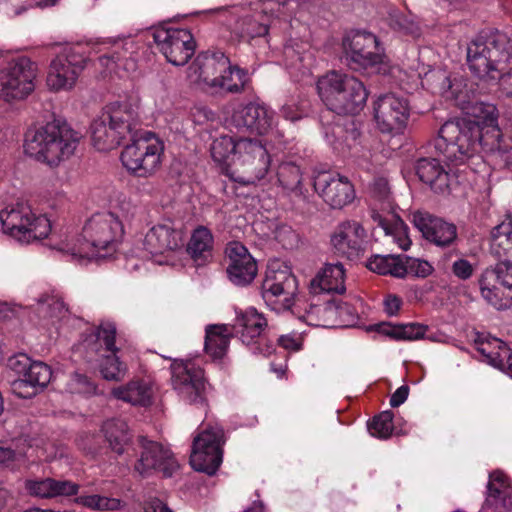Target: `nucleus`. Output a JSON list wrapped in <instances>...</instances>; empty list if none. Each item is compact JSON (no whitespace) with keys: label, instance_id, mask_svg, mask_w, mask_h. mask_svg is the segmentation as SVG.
<instances>
[{"label":"nucleus","instance_id":"obj_1","mask_svg":"<svg viewBox=\"0 0 512 512\" xmlns=\"http://www.w3.org/2000/svg\"><path fill=\"white\" fill-rule=\"evenodd\" d=\"M426 84L434 93L454 100L465 117L446 121L440 128L434 147L444 161L459 165L483 151L496 155L506 166H512V135H503L498 125L495 105L470 102L463 78L450 79L444 70L431 71Z\"/></svg>","mask_w":512,"mask_h":512},{"label":"nucleus","instance_id":"obj_2","mask_svg":"<svg viewBox=\"0 0 512 512\" xmlns=\"http://www.w3.org/2000/svg\"><path fill=\"white\" fill-rule=\"evenodd\" d=\"M210 153L222 173L243 185L262 180L271 164L263 140L248 136H219L213 140Z\"/></svg>","mask_w":512,"mask_h":512},{"label":"nucleus","instance_id":"obj_3","mask_svg":"<svg viewBox=\"0 0 512 512\" xmlns=\"http://www.w3.org/2000/svg\"><path fill=\"white\" fill-rule=\"evenodd\" d=\"M467 65L472 75L485 82L501 81L512 96V40L503 33L477 37L467 45Z\"/></svg>","mask_w":512,"mask_h":512},{"label":"nucleus","instance_id":"obj_4","mask_svg":"<svg viewBox=\"0 0 512 512\" xmlns=\"http://www.w3.org/2000/svg\"><path fill=\"white\" fill-rule=\"evenodd\" d=\"M123 233L118 216L112 212L97 213L86 222L81 238L75 243L66 237L53 247L77 261L104 258L115 250Z\"/></svg>","mask_w":512,"mask_h":512},{"label":"nucleus","instance_id":"obj_5","mask_svg":"<svg viewBox=\"0 0 512 512\" xmlns=\"http://www.w3.org/2000/svg\"><path fill=\"white\" fill-rule=\"evenodd\" d=\"M140 98L129 96L110 103L91 125L92 144L98 151L117 148L128 137H134L139 123Z\"/></svg>","mask_w":512,"mask_h":512},{"label":"nucleus","instance_id":"obj_6","mask_svg":"<svg viewBox=\"0 0 512 512\" xmlns=\"http://www.w3.org/2000/svg\"><path fill=\"white\" fill-rule=\"evenodd\" d=\"M78 143V133L68 124L54 119L27 130L24 151L39 162L57 166L74 154Z\"/></svg>","mask_w":512,"mask_h":512},{"label":"nucleus","instance_id":"obj_7","mask_svg":"<svg viewBox=\"0 0 512 512\" xmlns=\"http://www.w3.org/2000/svg\"><path fill=\"white\" fill-rule=\"evenodd\" d=\"M282 9L283 5H277L274 0L235 5L229 12V29L235 37L245 41L265 37L275 23L288 20Z\"/></svg>","mask_w":512,"mask_h":512},{"label":"nucleus","instance_id":"obj_8","mask_svg":"<svg viewBox=\"0 0 512 512\" xmlns=\"http://www.w3.org/2000/svg\"><path fill=\"white\" fill-rule=\"evenodd\" d=\"M323 103L338 114H356L366 104L368 91L358 78L339 71H330L317 81Z\"/></svg>","mask_w":512,"mask_h":512},{"label":"nucleus","instance_id":"obj_9","mask_svg":"<svg viewBox=\"0 0 512 512\" xmlns=\"http://www.w3.org/2000/svg\"><path fill=\"white\" fill-rule=\"evenodd\" d=\"M132 142L120 155L123 167L133 176L149 178L156 174L162 164L164 143L152 132L135 131Z\"/></svg>","mask_w":512,"mask_h":512},{"label":"nucleus","instance_id":"obj_10","mask_svg":"<svg viewBox=\"0 0 512 512\" xmlns=\"http://www.w3.org/2000/svg\"><path fill=\"white\" fill-rule=\"evenodd\" d=\"M0 225L5 234L20 243L43 239L51 231L50 220L33 212L24 203L9 205L0 211Z\"/></svg>","mask_w":512,"mask_h":512},{"label":"nucleus","instance_id":"obj_11","mask_svg":"<svg viewBox=\"0 0 512 512\" xmlns=\"http://www.w3.org/2000/svg\"><path fill=\"white\" fill-rule=\"evenodd\" d=\"M115 338V324L102 322L93 333L85 337L81 345L88 353L102 356L99 370L105 380L119 382L125 378L128 368L117 356Z\"/></svg>","mask_w":512,"mask_h":512},{"label":"nucleus","instance_id":"obj_12","mask_svg":"<svg viewBox=\"0 0 512 512\" xmlns=\"http://www.w3.org/2000/svg\"><path fill=\"white\" fill-rule=\"evenodd\" d=\"M343 48L348 64L355 70L371 69L386 73V56L378 38L367 31H353L343 40Z\"/></svg>","mask_w":512,"mask_h":512},{"label":"nucleus","instance_id":"obj_13","mask_svg":"<svg viewBox=\"0 0 512 512\" xmlns=\"http://www.w3.org/2000/svg\"><path fill=\"white\" fill-rule=\"evenodd\" d=\"M37 65L28 57L10 60L0 71V99L13 103L26 99L35 89Z\"/></svg>","mask_w":512,"mask_h":512},{"label":"nucleus","instance_id":"obj_14","mask_svg":"<svg viewBox=\"0 0 512 512\" xmlns=\"http://www.w3.org/2000/svg\"><path fill=\"white\" fill-rule=\"evenodd\" d=\"M87 63L82 45L66 47L50 63L46 78L49 90L53 92L72 90Z\"/></svg>","mask_w":512,"mask_h":512},{"label":"nucleus","instance_id":"obj_15","mask_svg":"<svg viewBox=\"0 0 512 512\" xmlns=\"http://www.w3.org/2000/svg\"><path fill=\"white\" fill-rule=\"evenodd\" d=\"M224 432L219 425L207 426L193 440L190 464L195 471L214 475L222 463Z\"/></svg>","mask_w":512,"mask_h":512},{"label":"nucleus","instance_id":"obj_16","mask_svg":"<svg viewBox=\"0 0 512 512\" xmlns=\"http://www.w3.org/2000/svg\"><path fill=\"white\" fill-rule=\"evenodd\" d=\"M153 39L166 60L175 66L185 65L195 53L196 44L188 29L160 26L153 31Z\"/></svg>","mask_w":512,"mask_h":512},{"label":"nucleus","instance_id":"obj_17","mask_svg":"<svg viewBox=\"0 0 512 512\" xmlns=\"http://www.w3.org/2000/svg\"><path fill=\"white\" fill-rule=\"evenodd\" d=\"M295 294V278L287 267L276 268V264L268 265L262 283V298L267 306L276 312L291 308Z\"/></svg>","mask_w":512,"mask_h":512},{"label":"nucleus","instance_id":"obj_18","mask_svg":"<svg viewBox=\"0 0 512 512\" xmlns=\"http://www.w3.org/2000/svg\"><path fill=\"white\" fill-rule=\"evenodd\" d=\"M9 366L22 375L12 383L13 392L21 398L32 397L51 380L50 367L43 362H31L26 355L10 358Z\"/></svg>","mask_w":512,"mask_h":512},{"label":"nucleus","instance_id":"obj_19","mask_svg":"<svg viewBox=\"0 0 512 512\" xmlns=\"http://www.w3.org/2000/svg\"><path fill=\"white\" fill-rule=\"evenodd\" d=\"M171 374L172 386L182 400L190 404H204L207 385L202 368L191 361L175 360Z\"/></svg>","mask_w":512,"mask_h":512},{"label":"nucleus","instance_id":"obj_20","mask_svg":"<svg viewBox=\"0 0 512 512\" xmlns=\"http://www.w3.org/2000/svg\"><path fill=\"white\" fill-rule=\"evenodd\" d=\"M410 107L407 99L389 93L374 103V119L382 133L400 134L407 126Z\"/></svg>","mask_w":512,"mask_h":512},{"label":"nucleus","instance_id":"obj_21","mask_svg":"<svg viewBox=\"0 0 512 512\" xmlns=\"http://www.w3.org/2000/svg\"><path fill=\"white\" fill-rule=\"evenodd\" d=\"M139 458L135 470L141 475H149L153 471H162L165 476H171L178 464L169 448L161 443L139 437Z\"/></svg>","mask_w":512,"mask_h":512},{"label":"nucleus","instance_id":"obj_22","mask_svg":"<svg viewBox=\"0 0 512 512\" xmlns=\"http://www.w3.org/2000/svg\"><path fill=\"white\" fill-rule=\"evenodd\" d=\"M230 59L221 51L200 53L188 68V78L206 92H211L213 83L229 67Z\"/></svg>","mask_w":512,"mask_h":512},{"label":"nucleus","instance_id":"obj_23","mask_svg":"<svg viewBox=\"0 0 512 512\" xmlns=\"http://www.w3.org/2000/svg\"><path fill=\"white\" fill-rule=\"evenodd\" d=\"M230 124L239 130L263 136L275 127V116L265 105L248 103L238 106L232 113Z\"/></svg>","mask_w":512,"mask_h":512},{"label":"nucleus","instance_id":"obj_24","mask_svg":"<svg viewBox=\"0 0 512 512\" xmlns=\"http://www.w3.org/2000/svg\"><path fill=\"white\" fill-rule=\"evenodd\" d=\"M267 327V320L262 313L255 308L250 307L237 316L236 332L240 340L246 346H251L254 354L267 356L271 354L273 346L270 344H262V333Z\"/></svg>","mask_w":512,"mask_h":512},{"label":"nucleus","instance_id":"obj_25","mask_svg":"<svg viewBox=\"0 0 512 512\" xmlns=\"http://www.w3.org/2000/svg\"><path fill=\"white\" fill-rule=\"evenodd\" d=\"M366 232L355 220L339 223L331 234V245L338 255L348 259L359 258L365 251Z\"/></svg>","mask_w":512,"mask_h":512},{"label":"nucleus","instance_id":"obj_26","mask_svg":"<svg viewBox=\"0 0 512 512\" xmlns=\"http://www.w3.org/2000/svg\"><path fill=\"white\" fill-rule=\"evenodd\" d=\"M183 244V230L169 219L153 225L143 240L144 249L153 256L178 251Z\"/></svg>","mask_w":512,"mask_h":512},{"label":"nucleus","instance_id":"obj_27","mask_svg":"<svg viewBox=\"0 0 512 512\" xmlns=\"http://www.w3.org/2000/svg\"><path fill=\"white\" fill-rule=\"evenodd\" d=\"M314 189L334 209L349 205L355 198L353 185L346 177L328 172L319 173L314 178Z\"/></svg>","mask_w":512,"mask_h":512},{"label":"nucleus","instance_id":"obj_28","mask_svg":"<svg viewBox=\"0 0 512 512\" xmlns=\"http://www.w3.org/2000/svg\"><path fill=\"white\" fill-rule=\"evenodd\" d=\"M97 52H105L99 57V63L109 71L121 68L125 71H133L136 63L132 57L135 42L131 37L106 40L97 44Z\"/></svg>","mask_w":512,"mask_h":512},{"label":"nucleus","instance_id":"obj_29","mask_svg":"<svg viewBox=\"0 0 512 512\" xmlns=\"http://www.w3.org/2000/svg\"><path fill=\"white\" fill-rule=\"evenodd\" d=\"M225 252L229 260L227 274L230 281L238 286L250 284L257 275V264L248 249L233 241L228 243Z\"/></svg>","mask_w":512,"mask_h":512},{"label":"nucleus","instance_id":"obj_30","mask_svg":"<svg viewBox=\"0 0 512 512\" xmlns=\"http://www.w3.org/2000/svg\"><path fill=\"white\" fill-rule=\"evenodd\" d=\"M412 222L426 240L437 246H448L457 237V228L454 224L430 214L415 212L412 215Z\"/></svg>","mask_w":512,"mask_h":512},{"label":"nucleus","instance_id":"obj_31","mask_svg":"<svg viewBox=\"0 0 512 512\" xmlns=\"http://www.w3.org/2000/svg\"><path fill=\"white\" fill-rule=\"evenodd\" d=\"M487 489L484 509L495 507L500 511H512V487L503 472L495 471L490 474Z\"/></svg>","mask_w":512,"mask_h":512},{"label":"nucleus","instance_id":"obj_32","mask_svg":"<svg viewBox=\"0 0 512 512\" xmlns=\"http://www.w3.org/2000/svg\"><path fill=\"white\" fill-rule=\"evenodd\" d=\"M345 289V270L341 263L325 264L311 281L314 294H341Z\"/></svg>","mask_w":512,"mask_h":512},{"label":"nucleus","instance_id":"obj_33","mask_svg":"<svg viewBox=\"0 0 512 512\" xmlns=\"http://www.w3.org/2000/svg\"><path fill=\"white\" fill-rule=\"evenodd\" d=\"M111 395L133 406L148 407L153 402L154 389L151 382L137 379L113 388Z\"/></svg>","mask_w":512,"mask_h":512},{"label":"nucleus","instance_id":"obj_34","mask_svg":"<svg viewBox=\"0 0 512 512\" xmlns=\"http://www.w3.org/2000/svg\"><path fill=\"white\" fill-rule=\"evenodd\" d=\"M476 344L477 351L488 364L502 371L512 369V350L502 340L487 337Z\"/></svg>","mask_w":512,"mask_h":512},{"label":"nucleus","instance_id":"obj_35","mask_svg":"<svg viewBox=\"0 0 512 512\" xmlns=\"http://www.w3.org/2000/svg\"><path fill=\"white\" fill-rule=\"evenodd\" d=\"M286 66L291 73L305 75L310 72L314 63V56L308 43L290 40L283 50Z\"/></svg>","mask_w":512,"mask_h":512},{"label":"nucleus","instance_id":"obj_36","mask_svg":"<svg viewBox=\"0 0 512 512\" xmlns=\"http://www.w3.org/2000/svg\"><path fill=\"white\" fill-rule=\"evenodd\" d=\"M38 313L42 319L43 326L50 329H58L61 321L67 318L68 308L64 304L62 297L56 293L43 294L38 299Z\"/></svg>","mask_w":512,"mask_h":512},{"label":"nucleus","instance_id":"obj_37","mask_svg":"<svg viewBox=\"0 0 512 512\" xmlns=\"http://www.w3.org/2000/svg\"><path fill=\"white\" fill-rule=\"evenodd\" d=\"M498 270H484L479 279L482 297L498 310L512 306V293L504 294L496 285L499 277Z\"/></svg>","mask_w":512,"mask_h":512},{"label":"nucleus","instance_id":"obj_38","mask_svg":"<svg viewBox=\"0 0 512 512\" xmlns=\"http://www.w3.org/2000/svg\"><path fill=\"white\" fill-rule=\"evenodd\" d=\"M490 252L498 263L512 267V221H504L494 227Z\"/></svg>","mask_w":512,"mask_h":512},{"label":"nucleus","instance_id":"obj_39","mask_svg":"<svg viewBox=\"0 0 512 512\" xmlns=\"http://www.w3.org/2000/svg\"><path fill=\"white\" fill-rule=\"evenodd\" d=\"M214 237L210 229L198 226L191 234L187 245V252L196 265H204L212 257Z\"/></svg>","mask_w":512,"mask_h":512},{"label":"nucleus","instance_id":"obj_40","mask_svg":"<svg viewBox=\"0 0 512 512\" xmlns=\"http://www.w3.org/2000/svg\"><path fill=\"white\" fill-rule=\"evenodd\" d=\"M420 180L436 192H444L449 187V174L440 165L439 160L420 159L416 166Z\"/></svg>","mask_w":512,"mask_h":512},{"label":"nucleus","instance_id":"obj_41","mask_svg":"<svg viewBox=\"0 0 512 512\" xmlns=\"http://www.w3.org/2000/svg\"><path fill=\"white\" fill-rule=\"evenodd\" d=\"M249 82L248 71L240 68L237 65H231L225 72L219 75L216 83H213V88L210 93L223 94V93H241Z\"/></svg>","mask_w":512,"mask_h":512},{"label":"nucleus","instance_id":"obj_42","mask_svg":"<svg viewBox=\"0 0 512 512\" xmlns=\"http://www.w3.org/2000/svg\"><path fill=\"white\" fill-rule=\"evenodd\" d=\"M232 329L228 325H209L206 327L205 351L213 359H222L228 350Z\"/></svg>","mask_w":512,"mask_h":512},{"label":"nucleus","instance_id":"obj_43","mask_svg":"<svg viewBox=\"0 0 512 512\" xmlns=\"http://www.w3.org/2000/svg\"><path fill=\"white\" fill-rule=\"evenodd\" d=\"M367 268L381 275H391L396 278L406 276L402 255H375L368 260Z\"/></svg>","mask_w":512,"mask_h":512},{"label":"nucleus","instance_id":"obj_44","mask_svg":"<svg viewBox=\"0 0 512 512\" xmlns=\"http://www.w3.org/2000/svg\"><path fill=\"white\" fill-rule=\"evenodd\" d=\"M374 219L378 220L379 227L383 230L387 242L395 244L403 251L410 248L412 241L408 235V227L400 218H395L392 223L383 219L380 215L374 216Z\"/></svg>","mask_w":512,"mask_h":512},{"label":"nucleus","instance_id":"obj_45","mask_svg":"<svg viewBox=\"0 0 512 512\" xmlns=\"http://www.w3.org/2000/svg\"><path fill=\"white\" fill-rule=\"evenodd\" d=\"M335 301H328L325 304H311L300 319L308 325L316 327H335Z\"/></svg>","mask_w":512,"mask_h":512},{"label":"nucleus","instance_id":"obj_46","mask_svg":"<svg viewBox=\"0 0 512 512\" xmlns=\"http://www.w3.org/2000/svg\"><path fill=\"white\" fill-rule=\"evenodd\" d=\"M102 429L111 449L122 454L130 440L127 423L121 419H111L104 423Z\"/></svg>","mask_w":512,"mask_h":512},{"label":"nucleus","instance_id":"obj_47","mask_svg":"<svg viewBox=\"0 0 512 512\" xmlns=\"http://www.w3.org/2000/svg\"><path fill=\"white\" fill-rule=\"evenodd\" d=\"M390 25L399 32L411 36L412 38H418L421 36V27L417 21L416 16L404 15L395 8H391L388 12Z\"/></svg>","mask_w":512,"mask_h":512},{"label":"nucleus","instance_id":"obj_48","mask_svg":"<svg viewBox=\"0 0 512 512\" xmlns=\"http://www.w3.org/2000/svg\"><path fill=\"white\" fill-rule=\"evenodd\" d=\"M75 501L77 504L95 511H114L119 510L122 506L121 501L117 498L97 494L81 495Z\"/></svg>","mask_w":512,"mask_h":512},{"label":"nucleus","instance_id":"obj_49","mask_svg":"<svg viewBox=\"0 0 512 512\" xmlns=\"http://www.w3.org/2000/svg\"><path fill=\"white\" fill-rule=\"evenodd\" d=\"M278 181L280 185L289 191H297L300 189L302 173L296 164L292 162L281 163L277 171Z\"/></svg>","mask_w":512,"mask_h":512},{"label":"nucleus","instance_id":"obj_50","mask_svg":"<svg viewBox=\"0 0 512 512\" xmlns=\"http://www.w3.org/2000/svg\"><path fill=\"white\" fill-rule=\"evenodd\" d=\"M368 429L372 436L380 439H388L393 432V413L391 411L380 413L378 416L374 417Z\"/></svg>","mask_w":512,"mask_h":512},{"label":"nucleus","instance_id":"obj_51","mask_svg":"<svg viewBox=\"0 0 512 512\" xmlns=\"http://www.w3.org/2000/svg\"><path fill=\"white\" fill-rule=\"evenodd\" d=\"M335 310V327H349L357 323V312L349 304L335 302Z\"/></svg>","mask_w":512,"mask_h":512},{"label":"nucleus","instance_id":"obj_52","mask_svg":"<svg viewBox=\"0 0 512 512\" xmlns=\"http://www.w3.org/2000/svg\"><path fill=\"white\" fill-rule=\"evenodd\" d=\"M404 268H406V275L411 274L416 277H427L433 272V267L428 261L408 256H404Z\"/></svg>","mask_w":512,"mask_h":512},{"label":"nucleus","instance_id":"obj_53","mask_svg":"<svg viewBox=\"0 0 512 512\" xmlns=\"http://www.w3.org/2000/svg\"><path fill=\"white\" fill-rule=\"evenodd\" d=\"M428 327L419 323H410L406 325H399L396 330V340H419L424 338Z\"/></svg>","mask_w":512,"mask_h":512},{"label":"nucleus","instance_id":"obj_54","mask_svg":"<svg viewBox=\"0 0 512 512\" xmlns=\"http://www.w3.org/2000/svg\"><path fill=\"white\" fill-rule=\"evenodd\" d=\"M68 389L71 393L94 394L96 386L87 376L75 373L68 382Z\"/></svg>","mask_w":512,"mask_h":512},{"label":"nucleus","instance_id":"obj_55","mask_svg":"<svg viewBox=\"0 0 512 512\" xmlns=\"http://www.w3.org/2000/svg\"><path fill=\"white\" fill-rule=\"evenodd\" d=\"M275 238L285 249L294 248L299 241L298 234L289 226L279 227L275 232Z\"/></svg>","mask_w":512,"mask_h":512},{"label":"nucleus","instance_id":"obj_56","mask_svg":"<svg viewBox=\"0 0 512 512\" xmlns=\"http://www.w3.org/2000/svg\"><path fill=\"white\" fill-rule=\"evenodd\" d=\"M52 479L46 478L38 481H28L26 484L27 489L32 495L42 498H52L51 490Z\"/></svg>","mask_w":512,"mask_h":512},{"label":"nucleus","instance_id":"obj_57","mask_svg":"<svg viewBox=\"0 0 512 512\" xmlns=\"http://www.w3.org/2000/svg\"><path fill=\"white\" fill-rule=\"evenodd\" d=\"M51 487L53 489L51 490L52 497L75 495L79 489V486L74 482L55 479H52Z\"/></svg>","mask_w":512,"mask_h":512},{"label":"nucleus","instance_id":"obj_58","mask_svg":"<svg viewBox=\"0 0 512 512\" xmlns=\"http://www.w3.org/2000/svg\"><path fill=\"white\" fill-rule=\"evenodd\" d=\"M26 453L24 451H16L8 447H0V464L1 465H14L20 463Z\"/></svg>","mask_w":512,"mask_h":512},{"label":"nucleus","instance_id":"obj_59","mask_svg":"<svg viewBox=\"0 0 512 512\" xmlns=\"http://www.w3.org/2000/svg\"><path fill=\"white\" fill-rule=\"evenodd\" d=\"M452 272L457 278L467 280L473 275L474 267L468 260L461 258L453 262Z\"/></svg>","mask_w":512,"mask_h":512},{"label":"nucleus","instance_id":"obj_60","mask_svg":"<svg viewBox=\"0 0 512 512\" xmlns=\"http://www.w3.org/2000/svg\"><path fill=\"white\" fill-rule=\"evenodd\" d=\"M277 342L279 346L289 351H298L302 347V337L298 333L281 335Z\"/></svg>","mask_w":512,"mask_h":512},{"label":"nucleus","instance_id":"obj_61","mask_svg":"<svg viewBox=\"0 0 512 512\" xmlns=\"http://www.w3.org/2000/svg\"><path fill=\"white\" fill-rule=\"evenodd\" d=\"M486 270H498V282H500L509 293H512V267L502 263H497L495 267L487 268Z\"/></svg>","mask_w":512,"mask_h":512},{"label":"nucleus","instance_id":"obj_62","mask_svg":"<svg viewBox=\"0 0 512 512\" xmlns=\"http://www.w3.org/2000/svg\"><path fill=\"white\" fill-rule=\"evenodd\" d=\"M372 192L374 197H376L379 201H387L390 193L388 182L385 179L375 180L373 183Z\"/></svg>","mask_w":512,"mask_h":512},{"label":"nucleus","instance_id":"obj_63","mask_svg":"<svg viewBox=\"0 0 512 512\" xmlns=\"http://www.w3.org/2000/svg\"><path fill=\"white\" fill-rule=\"evenodd\" d=\"M409 387L402 385L396 389V391L390 397V406L395 408L402 405L408 398Z\"/></svg>","mask_w":512,"mask_h":512},{"label":"nucleus","instance_id":"obj_64","mask_svg":"<svg viewBox=\"0 0 512 512\" xmlns=\"http://www.w3.org/2000/svg\"><path fill=\"white\" fill-rule=\"evenodd\" d=\"M144 512H172V511L160 499L151 498L145 503Z\"/></svg>","mask_w":512,"mask_h":512}]
</instances>
